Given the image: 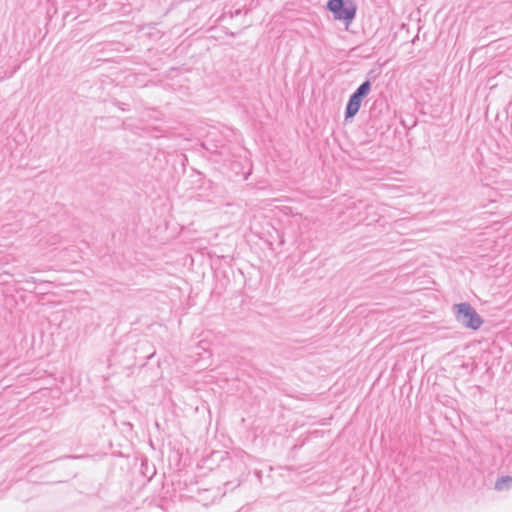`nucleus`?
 I'll list each match as a JSON object with an SVG mask.
<instances>
[{
	"label": "nucleus",
	"mask_w": 512,
	"mask_h": 512,
	"mask_svg": "<svg viewBox=\"0 0 512 512\" xmlns=\"http://www.w3.org/2000/svg\"><path fill=\"white\" fill-rule=\"evenodd\" d=\"M327 8L333 13L335 19L343 20L347 24L356 16L355 7H345L344 0H329Z\"/></svg>",
	"instance_id": "nucleus-3"
},
{
	"label": "nucleus",
	"mask_w": 512,
	"mask_h": 512,
	"mask_svg": "<svg viewBox=\"0 0 512 512\" xmlns=\"http://www.w3.org/2000/svg\"><path fill=\"white\" fill-rule=\"evenodd\" d=\"M371 85L370 80H366L351 94L345 109V119L352 118L358 113L362 100L371 91Z\"/></svg>",
	"instance_id": "nucleus-2"
},
{
	"label": "nucleus",
	"mask_w": 512,
	"mask_h": 512,
	"mask_svg": "<svg viewBox=\"0 0 512 512\" xmlns=\"http://www.w3.org/2000/svg\"><path fill=\"white\" fill-rule=\"evenodd\" d=\"M453 309L455 312L456 321L465 328L478 330L482 326V317L477 313V311L472 307L470 303L463 302L455 304Z\"/></svg>",
	"instance_id": "nucleus-1"
},
{
	"label": "nucleus",
	"mask_w": 512,
	"mask_h": 512,
	"mask_svg": "<svg viewBox=\"0 0 512 512\" xmlns=\"http://www.w3.org/2000/svg\"><path fill=\"white\" fill-rule=\"evenodd\" d=\"M512 486V476H502L495 483V489L503 491Z\"/></svg>",
	"instance_id": "nucleus-4"
}]
</instances>
